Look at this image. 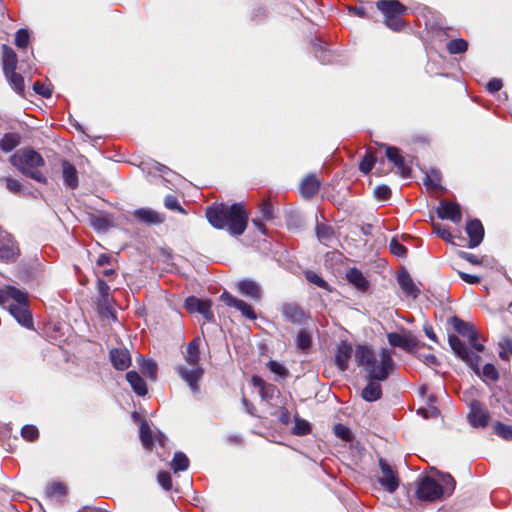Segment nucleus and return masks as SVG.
<instances>
[{"instance_id":"obj_1","label":"nucleus","mask_w":512,"mask_h":512,"mask_svg":"<svg viewBox=\"0 0 512 512\" xmlns=\"http://www.w3.org/2000/svg\"><path fill=\"white\" fill-rule=\"evenodd\" d=\"M355 360L358 366L363 367L368 374L369 381L361 392L365 401H377L382 396L380 381L386 380L394 368V361L390 350L383 348L380 359L377 360L373 350L366 345H357Z\"/></svg>"},{"instance_id":"obj_2","label":"nucleus","mask_w":512,"mask_h":512,"mask_svg":"<svg viewBox=\"0 0 512 512\" xmlns=\"http://www.w3.org/2000/svg\"><path fill=\"white\" fill-rule=\"evenodd\" d=\"M208 222L216 229H227L232 236L242 235L247 227L248 214L241 203H225L209 206L206 210Z\"/></svg>"},{"instance_id":"obj_3","label":"nucleus","mask_w":512,"mask_h":512,"mask_svg":"<svg viewBox=\"0 0 512 512\" xmlns=\"http://www.w3.org/2000/svg\"><path fill=\"white\" fill-rule=\"evenodd\" d=\"M9 161L24 176L36 182L47 184V177L41 171V168L45 165V160L37 151L32 148L19 149L11 155Z\"/></svg>"},{"instance_id":"obj_4","label":"nucleus","mask_w":512,"mask_h":512,"mask_svg":"<svg viewBox=\"0 0 512 512\" xmlns=\"http://www.w3.org/2000/svg\"><path fill=\"white\" fill-rule=\"evenodd\" d=\"M11 300H14L15 303L9 305L10 314L22 326L26 328L32 327V316L27 307V294L14 286L6 285L0 287V305L7 304Z\"/></svg>"},{"instance_id":"obj_5","label":"nucleus","mask_w":512,"mask_h":512,"mask_svg":"<svg viewBox=\"0 0 512 512\" xmlns=\"http://www.w3.org/2000/svg\"><path fill=\"white\" fill-rule=\"evenodd\" d=\"M448 343L452 351L472 370L478 375L490 381H497L499 379V373L493 364L484 365L482 371H480L479 362L480 356L470 351L468 347L454 334L448 336Z\"/></svg>"},{"instance_id":"obj_6","label":"nucleus","mask_w":512,"mask_h":512,"mask_svg":"<svg viewBox=\"0 0 512 512\" xmlns=\"http://www.w3.org/2000/svg\"><path fill=\"white\" fill-rule=\"evenodd\" d=\"M416 495L420 500L434 502L443 498V490L438 481L426 476L418 481Z\"/></svg>"},{"instance_id":"obj_7","label":"nucleus","mask_w":512,"mask_h":512,"mask_svg":"<svg viewBox=\"0 0 512 512\" xmlns=\"http://www.w3.org/2000/svg\"><path fill=\"white\" fill-rule=\"evenodd\" d=\"M176 371L178 375L181 377V379H183L187 383V385L194 394L199 392L200 387L198 383L202 379L204 374V370L200 365H189V367L179 365L176 368Z\"/></svg>"},{"instance_id":"obj_8","label":"nucleus","mask_w":512,"mask_h":512,"mask_svg":"<svg viewBox=\"0 0 512 512\" xmlns=\"http://www.w3.org/2000/svg\"><path fill=\"white\" fill-rule=\"evenodd\" d=\"M382 475L378 478L379 484L389 493H394L399 487V479L390 465L382 458L379 459Z\"/></svg>"},{"instance_id":"obj_9","label":"nucleus","mask_w":512,"mask_h":512,"mask_svg":"<svg viewBox=\"0 0 512 512\" xmlns=\"http://www.w3.org/2000/svg\"><path fill=\"white\" fill-rule=\"evenodd\" d=\"M469 424L475 428H485L490 419L489 412L479 403L473 401L470 404V411L467 415Z\"/></svg>"},{"instance_id":"obj_10","label":"nucleus","mask_w":512,"mask_h":512,"mask_svg":"<svg viewBox=\"0 0 512 512\" xmlns=\"http://www.w3.org/2000/svg\"><path fill=\"white\" fill-rule=\"evenodd\" d=\"M284 319L295 325L304 324L309 314L297 303H285L281 308Z\"/></svg>"},{"instance_id":"obj_11","label":"nucleus","mask_w":512,"mask_h":512,"mask_svg":"<svg viewBox=\"0 0 512 512\" xmlns=\"http://www.w3.org/2000/svg\"><path fill=\"white\" fill-rule=\"evenodd\" d=\"M185 308L191 312L201 314L206 320L213 319V312L211 311V301L202 300L195 296H190L185 300Z\"/></svg>"},{"instance_id":"obj_12","label":"nucleus","mask_w":512,"mask_h":512,"mask_svg":"<svg viewBox=\"0 0 512 512\" xmlns=\"http://www.w3.org/2000/svg\"><path fill=\"white\" fill-rule=\"evenodd\" d=\"M221 301H223L227 306L234 307L237 310H239L243 316L250 320L256 319V313L249 305L243 300L237 299L234 296H232L229 292L224 291L220 296Z\"/></svg>"},{"instance_id":"obj_13","label":"nucleus","mask_w":512,"mask_h":512,"mask_svg":"<svg viewBox=\"0 0 512 512\" xmlns=\"http://www.w3.org/2000/svg\"><path fill=\"white\" fill-rule=\"evenodd\" d=\"M437 215L440 219H447L454 223H459L462 219L460 205L455 202L442 200L437 208Z\"/></svg>"},{"instance_id":"obj_14","label":"nucleus","mask_w":512,"mask_h":512,"mask_svg":"<svg viewBox=\"0 0 512 512\" xmlns=\"http://www.w3.org/2000/svg\"><path fill=\"white\" fill-rule=\"evenodd\" d=\"M388 342L393 347H400L406 352H413L418 347V341L414 336L401 335L396 332L387 334Z\"/></svg>"},{"instance_id":"obj_15","label":"nucleus","mask_w":512,"mask_h":512,"mask_svg":"<svg viewBox=\"0 0 512 512\" xmlns=\"http://www.w3.org/2000/svg\"><path fill=\"white\" fill-rule=\"evenodd\" d=\"M353 353L355 354V351L350 343L342 341L337 345L335 364L341 372H344L349 368V360Z\"/></svg>"},{"instance_id":"obj_16","label":"nucleus","mask_w":512,"mask_h":512,"mask_svg":"<svg viewBox=\"0 0 512 512\" xmlns=\"http://www.w3.org/2000/svg\"><path fill=\"white\" fill-rule=\"evenodd\" d=\"M376 7L384 15V20L388 17L404 15L407 11L406 6L398 0H379L376 2Z\"/></svg>"},{"instance_id":"obj_17","label":"nucleus","mask_w":512,"mask_h":512,"mask_svg":"<svg viewBox=\"0 0 512 512\" xmlns=\"http://www.w3.org/2000/svg\"><path fill=\"white\" fill-rule=\"evenodd\" d=\"M466 233L469 236V248H475L481 244L484 237V228L480 220L473 219L467 222Z\"/></svg>"},{"instance_id":"obj_18","label":"nucleus","mask_w":512,"mask_h":512,"mask_svg":"<svg viewBox=\"0 0 512 512\" xmlns=\"http://www.w3.org/2000/svg\"><path fill=\"white\" fill-rule=\"evenodd\" d=\"M252 383L254 387L258 388L261 399L267 403L280 395V391L275 385L265 382L258 376H253Z\"/></svg>"},{"instance_id":"obj_19","label":"nucleus","mask_w":512,"mask_h":512,"mask_svg":"<svg viewBox=\"0 0 512 512\" xmlns=\"http://www.w3.org/2000/svg\"><path fill=\"white\" fill-rule=\"evenodd\" d=\"M109 359L113 367L123 371L131 365V355L126 348H113L109 352Z\"/></svg>"},{"instance_id":"obj_20","label":"nucleus","mask_w":512,"mask_h":512,"mask_svg":"<svg viewBox=\"0 0 512 512\" xmlns=\"http://www.w3.org/2000/svg\"><path fill=\"white\" fill-rule=\"evenodd\" d=\"M450 323L454 330L461 336L466 337L469 342H473L478 339V332L472 324L461 320L457 316H453L450 319Z\"/></svg>"},{"instance_id":"obj_21","label":"nucleus","mask_w":512,"mask_h":512,"mask_svg":"<svg viewBox=\"0 0 512 512\" xmlns=\"http://www.w3.org/2000/svg\"><path fill=\"white\" fill-rule=\"evenodd\" d=\"M386 157L390 162H392L395 165V167L399 170V173L403 178H407L410 175L411 170L405 164V160L403 156L400 154L398 148L388 146L386 148Z\"/></svg>"},{"instance_id":"obj_22","label":"nucleus","mask_w":512,"mask_h":512,"mask_svg":"<svg viewBox=\"0 0 512 512\" xmlns=\"http://www.w3.org/2000/svg\"><path fill=\"white\" fill-rule=\"evenodd\" d=\"M397 282L407 296L412 297L413 299H416L419 296L420 290L415 285L412 277L406 270H402L398 274Z\"/></svg>"},{"instance_id":"obj_23","label":"nucleus","mask_w":512,"mask_h":512,"mask_svg":"<svg viewBox=\"0 0 512 512\" xmlns=\"http://www.w3.org/2000/svg\"><path fill=\"white\" fill-rule=\"evenodd\" d=\"M0 187H4L9 193L16 196L28 195L23 183L9 175H0Z\"/></svg>"},{"instance_id":"obj_24","label":"nucleus","mask_w":512,"mask_h":512,"mask_svg":"<svg viewBox=\"0 0 512 512\" xmlns=\"http://www.w3.org/2000/svg\"><path fill=\"white\" fill-rule=\"evenodd\" d=\"M237 288L242 295L252 300L259 301L262 297L260 285L253 280H242L238 282Z\"/></svg>"},{"instance_id":"obj_25","label":"nucleus","mask_w":512,"mask_h":512,"mask_svg":"<svg viewBox=\"0 0 512 512\" xmlns=\"http://www.w3.org/2000/svg\"><path fill=\"white\" fill-rule=\"evenodd\" d=\"M134 217L145 224L153 225L164 221V216L150 208H139L133 212Z\"/></svg>"},{"instance_id":"obj_26","label":"nucleus","mask_w":512,"mask_h":512,"mask_svg":"<svg viewBox=\"0 0 512 512\" xmlns=\"http://www.w3.org/2000/svg\"><path fill=\"white\" fill-rule=\"evenodd\" d=\"M61 166L64 185L70 189H76L78 187V172L75 166L67 160H63Z\"/></svg>"},{"instance_id":"obj_27","label":"nucleus","mask_w":512,"mask_h":512,"mask_svg":"<svg viewBox=\"0 0 512 512\" xmlns=\"http://www.w3.org/2000/svg\"><path fill=\"white\" fill-rule=\"evenodd\" d=\"M320 184V181L314 174L307 175L300 184V191L302 196L305 198H312L318 193Z\"/></svg>"},{"instance_id":"obj_28","label":"nucleus","mask_w":512,"mask_h":512,"mask_svg":"<svg viewBox=\"0 0 512 512\" xmlns=\"http://www.w3.org/2000/svg\"><path fill=\"white\" fill-rule=\"evenodd\" d=\"M346 278L350 284H352L356 289L361 292H366L369 288V282L364 277L363 273L357 268H351L347 274Z\"/></svg>"},{"instance_id":"obj_29","label":"nucleus","mask_w":512,"mask_h":512,"mask_svg":"<svg viewBox=\"0 0 512 512\" xmlns=\"http://www.w3.org/2000/svg\"><path fill=\"white\" fill-rule=\"evenodd\" d=\"M126 379L130 384L132 390L138 396H145L147 394L148 390L146 382L136 371H129L126 374Z\"/></svg>"},{"instance_id":"obj_30","label":"nucleus","mask_w":512,"mask_h":512,"mask_svg":"<svg viewBox=\"0 0 512 512\" xmlns=\"http://www.w3.org/2000/svg\"><path fill=\"white\" fill-rule=\"evenodd\" d=\"M315 230L318 240L324 245L329 246L336 240L335 231L330 225L317 223Z\"/></svg>"},{"instance_id":"obj_31","label":"nucleus","mask_w":512,"mask_h":512,"mask_svg":"<svg viewBox=\"0 0 512 512\" xmlns=\"http://www.w3.org/2000/svg\"><path fill=\"white\" fill-rule=\"evenodd\" d=\"M16 255V249L8 235L0 233V260L10 261Z\"/></svg>"},{"instance_id":"obj_32","label":"nucleus","mask_w":512,"mask_h":512,"mask_svg":"<svg viewBox=\"0 0 512 512\" xmlns=\"http://www.w3.org/2000/svg\"><path fill=\"white\" fill-rule=\"evenodd\" d=\"M199 338L193 339L186 348L185 361L188 365H199Z\"/></svg>"},{"instance_id":"obj_33","label":"nucleus","mask_w":512,"mask_h":512,"mask_svg":"<svg viewBox=\"0 0 512 512\" xmlns=\"http://www.w3.org/2000/svg\"><path fill=\"white\" fill-rule=\"evenodd\" d=\"M3 71L4 74L7 72H12L16 70L17 66V56L16 53L8 47L7 45H3Z\"/></svg>"},{"instance_id":"obj_34","label":"nucleus","mask_w":512,"mask_h":512,"mask_svg":"<svg viewBox=\"0 0 512 512\" xmlns=\"http://www.w3.org/2000/svg\"><path fill=\"white\" fill-rule=\"evenodd\" d=\"M21 142V137L18 133H6L0 140V149L5 152L13 151Z\"/></svg>"},{"instance_id":"obj_35","label":"nucleus","mask_w":512,"mask_h":512,"mask_svg":"<svg viewBox=\"0 0 512 512\" xmlns=\"http://www.w3.org/2000/svg\"><path fill=\"white\" fill-rule=\"evenodd\" d=\"M155 435L146 421H142L140 425V440L145 449L151 450Z\"/></svg>"},{"instance_id":"obj_36","label":"nucleus","mask_w":512,"mask_h":512,"mask_svg":"<svg viewBox=\"0 0 512 512\" xmlns=\"http://www.w3.org/2000/svg\"><path fill=\"white\" fill-rule=\"evenodd\" d=\"M438 482L443 490V498L449 497L455 489L456 482L454 478L450 474H441Z\"/></svg>"},{"instance_id":"obj_37","label":"nucleus","mask_w":512,"mask_h":512,"mask_svg":"<svg viewBox=\"0 0 512 512\" xmlns=\"http://www.w3.org/2000/svg\"><path fill=\"white\" fill-rule=\"evenodd\" d=\"M139 365L141 367L142 372L149 377L151 380L155 381L157 378V364L152 359L141 358Z\"/></svg>"},{"instance_id":"obj_38","label":"nucleus","mask_w":512,"mask_h":512,"mask_svg":"<svg viewBox=\"0 0 512 512\" xmlns=\"http://www.w3.org/2000/svg\"><path fill=\"white\" fill-rule=\"evenodd\" d=\"M189 466V459L183 452H176L171 462L174 472L185 471Z\"/></svg>"},{"instance_id":"obj_39","label":"nucleus","mask_w":512,"mask_h":512,"mask_svg":"<svg viewBox=\"0 0 512 512\" xmlns=\"http://www.w3.org/2000/svg\"><path fill=\"white\" fill-rule=\"evenodd\" d=\"M6 78L8 79L12 88L18 93L22 94L24 91V78L16 73V71L5 73Z\"/></svg>"},{"instance_id":"obj_40","label":"nucleus","mask_w":512,"mask_h":512,"mask_svg":"<svg viewBox=\"0 0 512 512\" xmlns=\"http://www.w3.org/2000/svg\"><path fill=\"white\" fill-rule=\"evenodd\" d=\"M424 185L431 189H442L441 174L437 170H431L424 178Z\"/></svg>"},{"instance_id":"obj_41","label":"nucleus","mask_w":512,"mask_h":512,"mask_svg":"<svg viewBox=\"0 0 512 512\" xmlns=\"http://www.w3.org/2000/svg\"><path fill=\"white\" fill-rule=\"evenodd\" d=\"M305 278L308 282L318 286L319 288H322L324 290L330 291L331 288L329 284L316 272L308 270L305 272Z\"/></svg>"},{"instance_id":"obj_42","label":"nucleus","mask_w":512,"mask_h":512,"mask_svg":"<svg viewBox=\"0 0 512 512\" xmlns=\"http://www.w3.org/2000/svg\"><path fill=\"white\" fill-rule=\"evenodd\" d=\"M97 291L100 296L99 305L107 306L109 304L110 287L104 280H102L100 278L97 280Z\"/></svg>"},{"instance_id":"obj_43","label":"nucleus","mask_w":512,"mask_h":512,"mask_svg":"<svg viewBox=\"0 0 512 512\" xmlns=\"http://www.w3.org/2000/svg\"><path fill=\"white\" fill-rule=\"evenodd\" d=\"M499 348V357L504 361H508L510 356H512V339L509 337L503 338L499 342Z\"/></svg>"},{"instance_id":"obj_44","label":"nucleus","mask_w":512,"mask_h":512,"mask_svg":"<svg viewBox=\"0 0 512 512\" xmlns=\"http://www.w3.org/2000/svg\"><path fill=\"white\" fill-rule=\"evenodd\" d=\"M468 43L464 39H454L447 43V49L451 54H460L467 50Z\"/></svg>"},{"instance_id":"obj_45","label":"nucleus","mask_w":512,"mask_h":512,"mask_svg":"<svg viewBox=\"0 0 512 512\" xmlns=\"http://www.w3.org/2000/svg\"><path fill=\"white\" fill-rule=\"evenodd\" d=\"M49 498H61L66 494V487L62 483H52L46 489Z\"/></svg>"},{"instance_id":"obj_46","label":"nucleus","mask_w":512,"mask_h":512,"mask_svg":"<svg viewBox=\"0 0 512 512\" xmlns=\"http://www.w3.org/2000/svg\"><path fill=\"white\" fill-rule=\"evenodd\" d=\"M495 433L507 441H512V426L496 422L494 425Z\"/></svg>"},{"instance_id":"obj_47","label":"nucleus","mask_w":512,"mask_h":512,"mask_svg":"<svg viewBox=\"0 0 512 512\" xmlns=\"http://www.w3.org/2000/svg\"><path fill=\"white\" fill-rule=\"evenodd\" d=\"M296 343L300 349H308L312 344L310 333L304 329L300 330L299 333L297 334Z\"/></svg>"},{"instance_id":"obj_48","label":"nucleus","mask_w":512,"mask_h":512,"mask_svg":"<svg viewBox=\"0 0 512 512\" xmlns=\"http://www.w3.org/2000/svg\"><path fill=\"white\" fill-rule=\"evenodd\" d=\"M310 431V425L306 420L296 418L292 433L298 436L306 435Z\"/></svg>"},{"instance_id":"obj_49","label":"nucleus","mask_w":512,"mask_h":512,"mask_svg":"<svg viewBox=\"0 0 512 512\" xmlns=\"http://www.w3.org/2000/svg\"><path fill=\"white\" fill-rule=\"evenodd\" d=\"M375 161L376 159L371 153H366L359 164V170L364 174H368L372 170Z\"/></svg>"},{"instance_id":"obj_50","label":"nucleus","mask_w":512,"mask_h":512,"mask_svg":"<svg viewBox=\"0 0 512 512\" xmlns=\"http://www.w3.org/2000/svg\"><path fill=\"white\" fill-rule=\"evenodd\" d=\"M21 436L27 441H34L38 438L39 432L34 425H25L21 429Z\"/></svg>"},{"instance_id":"obj_51","label":"nucleus","mask_w":512,"mask_h":512,"mask_svg":"<svg viewBox=\"0 0 512 512\" xmlns=\"http://www.w3.org/2000/svg\"><path fill=\"white\" fill-rule=\"evenodd\" d=\"M29 43V32L27 29H19L16 32L15 44L18 48H26Z\"/></svg>"},{"instance_id":"obj_52","label":"nucleus","mask_w":512,"mask_h":512,"mask_svg":"<svg viewBox=\"0 0 512 512\" xmlns=\"http://www.w3.org/2000/svg\"><path fill=\"white\" fill-rule=\"evenodd\" d=\"M314 51L316 58L323 64L329 63L331 61V53L330 51L325 50L321 44L317 43L314 45Z\"/></svg>"},{"instance_id":"obj_53","label":"nucleus","mask_w":512,"mask_h":512,"mask_svg":"<svg viewBox=\"0 0 512 512\" xmlns=\"http://www.w3.org/2000/svg\"><path fill=\"white\" fill-rule=\"evenodd\" d=\"M403 15H397L393 17H388L385 19L386 26L393 31H400L404 26V21L402 19Z\"/></svg>"},{"instance_id":"obj_54","label":"nucleus","mask_w":512,"mask_h":512,"mask_svg":"<svg viewBox=\"0 0 512 512\" xmlns=\"http://www.w3.org/2000/svg\"><path fill=\"white\" fill-rule=\"evenodd\" d=\"M270 371L282 378H285L288 375V370L279 362L271 360L267 364Z\"/></svg>"},{"instance_id":"obj_55","label":"nucleus","mask_w":512,"mask_h":512,"mask_svg":"<svg viewBox=\"0 0 512 512\" xmlns=\"http://www.w3.org/2000/svg\"><path fill=\"white\" fill-rule=\"evenodd\" d=\"M390 251L397 257H404L407 253V249L398 240L392 239L389 245Z\"/></svg>"},{"instance_id":"obj_56","label":"nucleus","mask_w":512,"mask_h":512,"mask_svg":"<svg viewBox=\"0 0 512 512\" xmlns=\"http://www.w3.org/2000/svg\"><path fill=\"white\" fill-rule=\"evenodd\" d=\"M158 483L162 486L163 489L169 491L172 487V479L169 472L161 471L157 476Z\"/></svg>"},{"instance_id":"obj_57","label":"nucleus","mask_w":512,"mask_h":512,"mask_svg":"<svg viewBox=\"0 0 512 512\" xmlns=\"http://www.w3.org/2000/svg\"><path fill=\"white\" fill-rule=\"evenodd\" d=\"M374 195L378 200L386 201L391 196V189L387 185H379L374 189Z\"/></svg>"},{"instance_id":"obj_58","label":"nucleus","mask_w":512,"mask_h":512,"mask_svg":"<svg viewBox=\"0 0 512 512\" xmlns=\"http://www.w3.org/2000/svg\"><path fill=\"white\" fill-rule=\"evenodd\" d=\"M33 89L37 94H39L45 98H49L52 95L51 88L39 81H37L33 84Z\"/></svg>"},{"instance_id":"obj_59","label":"nucleus","mask_w":512,"mask_h":512,"mask_svg":"<svg viewBox=\"0 0 512 512\" xmlns=\"http://www.w3.org/2000/svg\"><path fill=\"white\" fill-rule=\"evenodd\" d=\"M164 205L169 210L180 211L182 213L184 212V210L181 208L177 198L173 195L166 196V198L164 200Z\"/></svg>"},{"instance_id":"obj_60","label":"nucleus","mask_w":512,"mask_h":512,"mask_svg":"<svg viewBox=\"0 0 512 512\" xmlns=\"http://www.w3.org/2000/svg\"><path fill=\"white\" fill-rule=\"evenodd\" d=\"M262 218L266 221H270L274 218V209L270 202H263L261 206Z\"/></svg>"},{"instance_id":"obj_61","label":"nucleus","mask_w":512,"mask_h":512,"mask_svg":"<svg viewBox=\"0 0 512 512\" xmlns=\"http://www.w3.org/2000/svg\"><path fill=\"white\" fill-rule=\"evenodd\" d=\"M335 434L343 440H349L351 436L350 430L341 424H338L334 427Z\"/></svg>"},{"instance_id":"obj_62","label":"nucleus","mask_w":512,"mask_h":512,"mask_svg":"<svg viewBox=\"0 0 512 512\" xmlns=\"http://www.w3.org/2000/svg\"><path fill=\"white\" fill-rule=\"evenodd\" d=\"M459 256L473 265H480L482 263L481 259L478 256L468 252L461 251L459 253Z\"/></svg>"},{"instance_id":"obj_63","label":"nucleus","mask_w":512,"mask_h":512,"mask_svg":"<svg viewBox=\"0 0 512 512\" xmlns=\"http://www.w3.org/2000/svg\"><path fill=\"white\" fill-rule=\"evenodd\" d=\"M460 278L469 284H478L481 281V278L477 275L468 274L465 272H458Z\"/></svg>"},{"instance_id":"obj_64","label":"nucleus","mask_w":512,"mask_h":512,"mask_svg":"<svg viewBox=\"0 0 512 512\" xmlns=\"http://www.w3.org/2000/svg\"><path fill=\"white\" fill-rule=\"evenodd\" d=\"M502 88V81L497 78L491 79L487 84V89L491 93H495Z\"/></svg>"}]
</instances>
